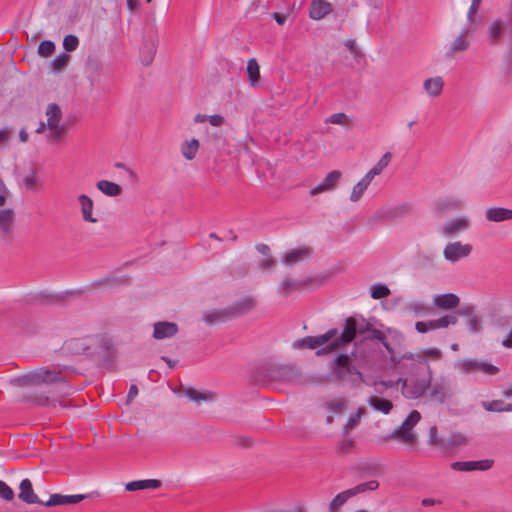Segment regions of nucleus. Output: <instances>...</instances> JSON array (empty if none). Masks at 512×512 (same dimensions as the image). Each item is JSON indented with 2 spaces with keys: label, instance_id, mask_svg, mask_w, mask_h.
<instances>
[{
  "label": "nucleus",
  "instance_id": "59",
  "mask_svg": "<svg viewBox=\"0 0 512 512\" xmlns=\"http://www.w3.org/2000/svg\"><path fill=\"white\" fill-rule=\"evenodd\" d=\"M465 442H466V439H465V437L463 435H461V434H454L448 440V446L449 447H454V446H457V445H462Z\"/></svg>",
  "mask_w": 512,
  "mask_h": 512
},
{
  "label": "nucleus",
  "instance_id": "47",
  "mask_svg": "<svg viewBox=\"0 0 512 512\" xmlns=\"http://www.w3.org/2000/svg\"><path fill=\"white\" fill-rule=\"evenodd\" d=\"M364 408L360 407L357 409L356 413L349 417L347 423L343 427V434L347 435L352 429H354L359 423L363 416Z\"/></svg>",
  "mask_w": 512,
  "mask_h": 512
},
{
  "label": "nucleus",
  "instance_id": "50",
  "mask_svg": "<svg viewBox=\"0 0 512 512\" xmlns=\"http://www.w3.org/2000/svg\"><path fill=\"white\" fill-rule=\"evenodd\" d=\"M300 286V284L295 281V280H292L291 278L289 277H286L285 279L282 280V282L280 283L279 285V292L282 294V295H288L292 290H295L297 289L298 287Z\"/></svg>",
  "mask_w": 512,
  "mask_h": 512
},
{
  "label": "nucleus",
  "instance_id": "4",
  "mask_svg": "<svg viewBox=\"0 0 512 512\" xmlns=\"http://www.w3.org/2000/svg\"><path fill=\"white\" fill-rule=\"evenodd\" d=\"M371 324L365 319L358 321L354 317H349L345 320L343 330L341 333L338 332L337 339L334 341L328 349L338 350L341 347L351 343L357 334L365 335L371 330Z\"/></svg>",
  "mask_w": 512,
  "mask_h": 512
},
{
  "label": "nucleus",
  "instance_id": "12",
  "mask_svg": "<svg viewBox=\"0 0 512 512\" xmlns=\"http://www.w3.org/2000/svg\"><path fill=\"white\" fill-rule=\"evenodd\" d=\"M430 387V398L439 404L445 403L454 395V384L448 377L441 376Z\"/></svg>",
  "mask_w": 512,
  "mask_h": 512
},
{
  "label": "nucleus",
  "instance_id": "18",
  "mask_svg": "<svg viewBox=\"0 0 512 512\" xmlns=\"http://www.w3.org/2000/svg\"><path fill=\"white\" fill-rule=\"evenodd\" d=\"M15 212L11 208L0 209V237L3 241H10L13 232Z\"/></svg>",
  "mask_w": 512,
  "mask_h": 512
},
{
  "label": "nucleus",
  "instance_id": "6",
  "mask_svg": "<svg viewBox=\"0 0 512 512\" xmlns=\"http://www.w3.org/2000/svg\"><path fill=\"white\" fill-rule=\"evenodd\" d=\"M47 129L46 138L51 143H58L67 134L68 128L61 124L62 111L56 103H50L46 108Z\"/></svg>",
  "mask_w": 512,
  "mask_h": 512
},
{
  "label": "nucleus",
  "instance_id": "36",
  "mask_svg": "<svg viewBox=\"0 0 512 512\" xmlns=\"http://www.w3.org/2000/svg\"><path fill=\"white\" fill-rule=\"evenodd\" d=\"M372 179L369 178L366 174L353 186L350 200L352 202H358L363 196L364 192L370 185Z\"/></svg>",
  "mask_w": 512,
  "mask_h": 512
},
{
  "label": "nucleus",
  "instance_id": "13",
  "mask_svg": "<svg viewBox=\"0 0 512 512\" xmlns=\"http://www.w3.org/2000/svg\"><path fill=\"white\" fill-rule=\"evenodd\" d=\"M455 367L465 374L481 372L487 375H496L499 372V368L495 365L475 359L460 360L456 362Z\"/></svg>",
  "mask_w": 512,
  "mask_h": 512
},
{
  "label": "nucleus",
  "instance_id": "54",
  "mask_svg": "<svg viewBox=\"0 0 512 512\" xmlns=\"http://www.w3.org/2000/svg\"><path fill=\"white\" fill-rule=\"evenodd\" d=\"M504 402L502 400L483 401L482 407L489 412H503Z\"/></svg>",
  "mask_w": 512,
  "mask_h": 512
},
{
  "label": "nucleus",
  "instance_id": "49",
  "mask_svg": "<svg viewBox=\"0 0 512 512\" xmlns=\"http://www.w3.org/2000/svg\"><path fill=\"white\" fill-rule=\"evenodd\" d=\"M32 401L41 406H53L55 407L57 404H59L62 407H66V403L62 400H57L55 398H50L48 396H35L32 398Z\"/></svg>",
  "mask_w": 512,
  "mask_h": 512
},
{
  "label": "nucleus",
  "instance_id": "44",
  "mask_svg": "<svg viewBox=\"0 0 512 512\" xmlns=\"http://www.w3.org/2000/svg\"><path fill=\"white\" fill-rule=\"evenodd\" d=\"M456 323L457 317L454 315H445L439 319L429 320L431 330L446 328L449 325H455Z\"/></svg>",
  "mask_w": 512,
  "mask_h": 512
},
{
  "label": "nucleus",
  "instance_id": "60",
  "mask_svg": "<svg viewBox=\"0 0 512 512\" xmlns=\"http://www.w3.org/2000/svg\"><path fill=\"white\" fill-rule=\"evenodd\" d=\"M467 327L471 332H478L480 330V322L476 315L468 318Z\"/></svg>",
  "mask_w": 512,
  "mask_h": 512
},
{
  "label": "nucleus",
  "instance_id": "11",
  "mask_svg": "<svg viewBox=\"0 0 512 512\" xmlns=\"http://www.w3.org/2000/svg\"><path fill=\"white\" fill-rule=\"evenodd\" d=\"M269 379L278 384H295L301 377L300 369L295 365H273L268 369Z\"/></svg>",
  "mask_w": 512,
  "mask_h": 512
},
{
  "label": "nucleus",
  "instance_id": "17",
  "mask_svg": "<svg viewBox=\"0 0 512 512\" xmlns=\"http://www.w3.org/2000/svg\"><path fill=\"white\" fill-rule=\"evenodd\" d=\"M494 464L493 459H484L478 461H457L451 464V468L455 471L470 472V471H487Z\"/></svg>",
  "mask_w": 512,
  "mask_h": 512
},
{
  "label": "nucleus",
  "instance_id": "27",
  "mask_svg": "<svg viewBox=\"0 0 512 512\" xmlns=\"http://www.w3.org/2000/svg\"><path fill=\"white\" fill-rule=\"evenodd\" d=\"M486 220L489 222H502L512 219V210L503 207H490L485 211Z\"/></svg>",
  "mask_w": 512,
  "mask_h": 512
},
{
  "label": "nucleus",
  "instance_id": "9",
  "mask_svg": "<svg viewBox=\"0 0 512 512\" xmlns=\"http://www.w3.org/2000/svg\"><path fill=\"white\" fill-rule=\"evenodd\" d=\"M421 414L417 410L410 412L403 423L394 429L389 435V439L400 441L403 444L413 446L417 442V436L413 432V428L420 421Z\"/></svg>",
  "mask_w": 512,
  "mask_h": 512
},
{
  "label": "nucleus",
  "instance_id": "40",
  "mask_svg": "<svg viewBox=\"0 0 512 512\" xmlns=\"http://www.w3.org/2000/svg\"><path fill=\"white\" fill-rule=\"evenodd\" d=\"M505 30V22L501 19L494 20L488 28V37L492 43L498 41L502 37V33Z\"/></svg>",
  "mask_w": 512,
  "mask_h": 512
},
{
  "label": "nucleus",
  "instance_id": "25",
  "mask_svg": "<svg viewBox=\"0 0 512 512\" xmlns=\"http://www.w3.org/2000/svg\"><path fill=\"white\" fill-rule=\"evenodd\" d=\"M332 11L331 4L326 0H312L310 9H309V16L313 20H321L328 14H330Z\"/></svg>",
  "mask_w": 512,
  "mask_h": 512
},
{
  "label": "nucleus",
  "instance_id": "43",
  "mask_svg": "<svg viewBox=\"0 0 512 512\" xmlns=\"http://www.w3.org/2000/svg\"><path fill=\"white\" fill-rule=\"evenodd\" d=\"M349 493L348 490H345L337 494L329 503V512H339L340 508L352 497Z\"/></svg>",
  "mask_w": 512,
  "mask_h": 512
},
{
  "label": "nucleus",
  "instance_id": "3",
  "mask_svg": "<svg viewBox=\"0 0 512 512\" xmlns=\"http://www.w3.org/2000/svg\"><path fill=\"white\" fill-rule=\"evenodd\" d=\"M432 380V371L399 378L397 383H401V393L406 399L415 400L425 394L430 388Z\"/></svg>",
  "mask_w": 512,
  "mask_h": 512
},
{
  "label": "nucleus",
  "instance_id": "61",
  "mask_svg": "<svg viewBox=\"0 0 512 512\" xmlns=\"http://www.w3.org/2000/svg\"><path fill=\"white\" fill-rule=\"evenodd\" d=\"M9 190L3 180L0 178V207L4 206L7 201Z\"/></svg>",
  "mask_w": 512,
  "mask_h": 512
},
{
  "label": "nucleus",
  "instance_id": "35",
  "mask_svg": "<svg viewBox=\"0 0 512 512\" xmlns=\"http://www.w3.org/2000/svg\"><path fill=\"white\" fill-rule=\"evenodd\" d=\"M96 187L99 191H101L104 195L109 197H116L122 193V188L117 183L108 181V180H100L96 183Z\"/></svg>",
  "mask_w": 512,
  "mask_h": 512
},
{
  "label": "nucleus",
  "instance_id": "20",
  "mask_svg": "<svg viewBox=\"0 0 512 512\" xmlns=\"http://www.w3.org/2000/svg\"><path fill=\"white\" fill-rule=\"evenodd\" d=\"M465 206L464 200L459 196H445L435 203V211L438 213L458 211Z\"/></svg>",
  "mask_w": 512,
  "mask_h": 512
},
{
  "label": "nucleus",
  "instance_id": "21",
  "mask_svg": "<svg viewBox=\"0 0 512 512\" xmlns=\"http://www.w3.org/2000/svg\"><path fill=\"white\" fill-rule=\"evenodd\" d=\"M470 225L467 217H457L445 222L441 226V232L446 237H452L468 229Z\"/></svg>",
  "mask_w": 512,
  "mask_h": 512
},
{
  "label": "nucleus",
  "instance_id": "64",
  "mask_svg": "<svg viewBox=\"0 0 512 512\" xmlns=\"http://www.w3.org/2000/svg\"><path fill=\"white\" fill-rule=\"evenodd\" d=\"M505 333L506 334L502 340V345L505 348H512V326Z\"/></svg>",
  "mask_w": 512,
  "mask_h": 512
},
{
  "label": "nucleus",
  "instance_id": "34",
  "mask_svg": "<svg viewBox=\"0 0 512 512\" xmlns=\"http://www.w3.org/2000/svg\"><path fill=\"white\" fill-rule=\"evenodd\" d=\"M404 309L406 312L413 313L416 317H425L432 312V307L422 301H412Z\"/></svg>",
  "mask_w": 512,
  "mask_h": 512
},
{
  "label": "nucleus",
  "instance_id": "46",
  "mask_svg": "<svg viewBox=\"0 0 512 512\" xmlns=\"http://www.w3.org/2000/svg\"><path fill=\"white\" fill-rule=\"evenodd\" d=\"M70 56L66 53H61L51 61V67L54 72L63 71L69 64Z\"/></svg>",
  "mask_w": 512,
  "mask_h": 512
},
{
  "label": "nucleus",
  "instance_id": "22",
  "mask_svg": "<svg viewBox=\"0 0 512 512\" xmlns=\"http://www.w3.org/2000/svg\"><path fill=\"white\" fill-rule=\"evenodd\" d=\"M341 177L342 173L339 170L329 172L319 185L310 190L309 194L311 196H315L317 194L333 190L339 183Z\"/></svg>",
  "mask_w": 512,
  "mask_h": 512
},
{
  "label": "nucleus",
  "instance_id": "33",
  "mask_svg": "<svg viewBox=\"0 0 512 512\" xmlns=\"http://www.w3.org/2000/svg\"><path fill=\"white\" fill-rule=\"evenodd\" d=\"M161 485L162 483L160 480L146 479L129 482L126 484L125 489L132 492L144 489H158Z\"/></svg>",
  "mask_w": 512,
  "mask_h": 512
},
{
  "label": "nucleus",
  "instance_id": "32",
  "mask_svg": "<svg viewBox=\"0 0 512 512\" xmlns=\"http://www.w3.org/2000/svg\"><path fill=\"white\" fill-rule=\"evenodd\" d=\"M157 50V43L150 39L143 43L140 51V60L143 65L148 66L152 63Z\"/></svg>",
  "mask_w": 512,
  "mask_h": 512
},
{
  "label": "nucleus",
  "instance_id": "7",
  "mask_svg": "<svg viewBox=\"0 0 512 512\" xmlns=\"http://www.w3.org/2000/svg\"><path fill=\"white\" fill-rule=\"evenodd\" d=\"M338 335V330L336 328L328 330L326 333L319 335V336H307L303 339H300L294 343V347L301 349V348H309V349H316L318 347H321L319 350H317L316 355L321 356L324 354L332 353L335 350H330L328 347L330 344H332L334 341H336Z\"/></svg>",
  "mask_w": 512,
  "mask_h": 512
},
{
  "label": "nucleus",
  "instance_id": "52",
  "mask_svg": "<svg viewBox=\"0 0 512 512\" xmlns=\"http://www.w3.org/2000/svg\"><path fill=\"white\" fill-rule=\"evenodd\" d=\"M14 497L13 489L6 482L0 480V499L10 502Z\"/></svg>",
  "mask_w": 512,
  "mask_h": 512
},
{
  "label": "nucleus",
  "instance_id": "23",
  "mask_svg": "<svg viewBox=\"0 0 512 512\" xmlns=\"http://www.w3.org/2000/svg\"><path fill=\"white\" fill-rule=\"evenodd\" d=\"M18 498L26 504H44L34 492L32 482L28 478L20 482Z\"/></svg>",
  "mask_w": 512,
  "mask_h": 512
},
{
  "label": "nucleus",
  "instance_id": "19",
  "mask_svg": "<svg viewBox=\"0 0 512 512\" xmlns=\"http://www.w3.org/2000/svg\"><path fill=\"white\" fill-rule=\"evenodd\" d=\"M179 332L175 322L158 321L153 324V338L156 340L169 339Z\"/></svg>",
  "mask_w": 512,
  "mask_h": 512
},
{
  "label": "nucleus",
  "instance_id": "62",
  "mask_svg": "<svg viewBox=\"0 0 512 512\" xmlns=\"http://www.w3.org/2000/svg\"><path fill=\"white\" fill-rule=\"evenodd\" d=\"M384 336L385 335L382 331L371 327V330L367 333L366 336H364V338L365 339H375V340L381 341V340H383Z\"/></svg>",
  "mask_w": 512,
  "mask_h": 512
},
{
  "label": "nucleus",
  "instance_id": "51",
  "mask_svg": "<svg viewBox=\"0 0 512 512\" xmlns=\"http://www.w3.org/2000/svg\"><path fill=\"white\" fill-rule=\"evenodd\" d=\"M54 52H55V44L50 40H44L38 46V53L42 57H49Z\"/></svg>",
  "mask_w": 512,
  "mask_h": 512
},
{
  "label": "nucleus",
  "instance_id": "48",
  "mask_svg": "<svg viewBox=\"0 0 512 512\" xmlns=\"http://www.w3.org/2000/svg\"><path fill=\"white\" fill-rule=\"evenodd\" d=\"M390 289L381 283L373 284L370 287V295L373 299H382L390 295Z\"/></svg>",
  "mask_w": 512,
  "mask_h": 512
},
{
  "label": "nucleus",
  "instance_id": "30",
  "mask_svg": "<svg viewBox=\"0 0 512 512\" xmlns=\"http://www.w3.org/2000/svg\"><path fill=\"white\" fill-rule=\"evenodd\" d=\"M444 87V80L441 76H435L432 78H428L423 83V88L425 92L430 97H438L441 95Z\"/></svg>",
  "mask_w": 512,
  "mask_h": 512
},
{
  "label": "nucleus",
  "instance_id": "10",
  "mask_svg": "<svg viewBox=\"0 0 512 512\" xmlns=\"http://www.w3.org/2000/svg\"><path fill=\"white\" fill-rule=\"evenodd\" d=\"M108 346L107 341L99 335L88 336L84 338L72 339L68 342L67 348L73 353H97L100 349Z\"/></svg>",
  "mask_w": 512,
  "mask_h": 512
},
{
  "label": "nucleus",
  "instance_id": "15",
  "mask_svg": "<svg viewBox=\"0 0 512 512\" xmlns=\"http://www.w3.org/2000/svg\"><path fill=\"white\" fill-rule=\"evenodd\" d=\"M470 47L468 30L464 29L445 47V56L448 59L454 58L457 54L466 52Z\"/></svg>",
  "mask_w": 512,
  "mask_h": 512
},
{
  "label": "nucleus",
  "instance_id": "57",
  "mask_svg": "<svg viewBox=\"0 0 512 512\" xmlns=\"http://www.w3.org/2000/svg\"><path fill=\"white\" fill-rule=\"evenodd\" d=\"M355 441L351 438H345L337 444V451L341 453H349L354 447Z\"/></svg>",
  "mask_w": 512,
  "mask_h": 512
},
{
  "label": "nucleus",
  "instance_id": "24",
  "mask_svg": "<svg viewBox=\"0 0 512 512\" xmlns=\"http://www.w3.org/2000/svg\"><path fill=\"white\" fill-rule=\"evenodd\" d=\"M87 496L83 494L76 495H61V494H52L48 501L44 502V506L52 507V506H60V505H70L77 504L82 500L86 499Z\"/></svg>",
  "mask_w": 512,
  "mask_h": 512
},
{
  "label": "nucleus",
  "instance_id": "2",
  "mask_svg": "<svg viewBox=\"0 0 512 512\" xmlns=\"http://www.w3.org/2000/svg\"><path fill=\"white\" fill-rule=\"evenodd\" d=\"M356 356V348L350 354L339 353L331 364L333 379L336 381L358 384L362 380V374L351 364Z\"/></svg>",
  "mask_w": 512,
  "mask_h": 512
},
{
  "label": "nucleus",
  "instance_id": "5",
  "mask_svg": "<svg viewBox=\"0 0 512 512\" xmlns=\"http://www.w3.org/2000/svg\"><path fill=\"white\" fill-rule=\"evenodd\" d=\"M413 211V204L403 202L396 205H386L377 209L368 219L371 224L393 222L400 220Z\"/></svg>",
  "mask_w": 512,
  "mask_h": 512
},
{
  "label": "nucleus",
  "instance_id": "56",
  "mask_svg": "<svg viewBox=\"0 0 512 512\" xmlns=\"http://www.w3.org/2000/svg\"><path fill=\"white\" fill-rule=\"evenodd\" d=\"M510 324H511V319L509 317H499L495 321L494 325L499 333L504 334L510 327Z\"/></svg>",
  "mask_w": 512,
  "mask_h": 512
},
{
  "label": "nucleus",
  "instance_id": "41",
  "mask_svg": "<svg viewBox=\"0 0 512 512\" xmlns=\"http://www.w3.org/2000/svg\"><path fill=\"white\" fill-rule=\"evenodd\" d=\"M198 149H199V141L195 138H193L189 141H185L181 145V153L186 160L194 159Z\"/></svg>",
  "mask_w": 512,
  "mask_h": 512
},
{
  "label": "nucleus",
  "instance_id": "55",
  "mask_svg": "<svg viewBox=\"0 0 512 512\" xmlns=\"http://www.w3.org/2000/svg\"><path fill=\"white\" fill-rule=\"evenodd\" d=\"M326 122L332 123V124H338V125H347L349 123V118L344 113H335L332 114Z\"/></svg>",
  "mask_w": 512,
  "mask_h": 512
},
{
  "label": "nucleus",
  "instance_id": "28",
  "mask_svg": "<svg viewBox=\"0 0 512 512\" xmlns=\"http://www.w3.org/2000/svg\"><path fill=\"white\" fill-rule=\"evenodd\" d=\"M78 202L80 204L83 220L88 223L98 222V219L93 217V215H92V211H93V207H94L93 200L89 196H87L85 194H81L78 196Z\"/></svg>",
  "mask_w": 512,
  "mask_h": 512
},
{
  "label": "nucleus",
  "instance_id": "58",
  "mask_svg": "<svg viewBox=\"0 0 512 512\" xmlns=\"http://www.w3.org/2000/svg\"><path fill=\"white\" fill-rule=\"evenodd\" d=\"M345 407V402L342 399H333L327 402V409L332 412H341Z\"/></svg>",
  "mask_w": 512,
  "mask_h": 512
},
{
  "label": "nucleus",
  "instance_id": "31",
  "mask_svg": "<svg viewBox=\"0 0 512 512\" xmlns=\"http://www.w3.org/2000/svg\"><path fill=\"white\" fill-rule=\"evenodd\" d=\"M311 255V251L308 248H299L290 250L286 253L283 263L287 266H294L295 264L304 261Z\"/></svg>",
  "mask_w": 512,
  "mask_h": 512
},
{
  "label": "nucleus",
  "instance_id": "53",
  "mask_svg": "<svg viewBox=\"0 0 512 512\" xmlns=\"http://www.w3.org/2000/svg\"><path fill=\"white\" fill-rule=\"evenodd\" d=\"M79 46V39L77 36L69 34L64 37L63 47L67 52L75 51Z\"/></svg>",
  "mask_w": 512,
  "mask_h": 512
},
{
  "label": "nucleus",
  "instance_id": "16",
  "mask_svg": "<svg viewBox=\"0 0 512 512\" xmlns=\"http://www.w3.org/2000/svg\"><path fill=\"white\" fill-rule=\"evenodd\" d=\"M472 251L470 244H462L461 242H452L446 245L443 251L444 258L450 262H457L458 260L468 257Z\"/></svg>",
  "mask_w": 512,
  "mask_h": 512
},
{
  "label": "nucleus",
  "instance_id": "45",
  "mask_svg": "<svg viewBox=\"0 0 512 512\" xmlns=\"http://www.w3.org/2000/svg\"><path fill=\"white\" fill-rule=\"evenodd\" d=\"M378 487H379L378 481L370 480L368 482L358 484L355 487H353L351 489H348V491L350 492L349 494L352 497H354L357 494H361V493H364L366 491H374V490L378 489Z\"/></svg>",
  "mask_w": 512,
  "mask_h": 512
},
{
  "label": "nucleus",
  "instance_id": "29",
  "mask_svg": "<svg viewBox=\"0 0 512 512\" xmlns=\"http://www.w3.org/2000/svg\"><path fill=\"white\" fill-rule=\"evenodd\" d=\"M230 317V314L228 313L227 307L224 309H213L208 310L203 313L202 320L207 325H214L220 322H224L228 320Z\"/></svg>",
  "mask_w": 512,
  "mask_h": 512
},
{
  "label": "nucleus",
  "instance_id": "8",
  "mask_svg": "<svg viewBox=\"0 0 512 512\" xmlns=\"http://www.w3.org/2000/svg\"><path fill=\"white\" fill-rule=\"evenodd\" d=\"M396 368L406 376L431 371L430 365L422 354L405 353L394 361Z\"/></svg>",
  "mask_w": 512,
  "mask_h": 512
},
{
  "label": "nucleus",
  "instance_id": "63",
  "mask_svg": "<svg viewBox=\"0 0 512 512\" xmlns=\"http://www.w3.org/2000/svg\"><path fill=\"white\" fill-rule=\"evenodd\" d=\"M481 2L482 0H472L471 6L467 14V17L470 21H473V17L477 13Z\"/></svg>",
  "mask_w": 512,
  "mask_h": 512
},
{
  "label": "nucleus",
  "instance_id": "37",
  "mask_svg": "<svg viewBox=\"0 0 512 512\" xmlns=\"http://www.w3.org/2000/svg\"><path fill=\"white\" fill-rule=\"evenodd\" d=\"M368 404L376 411L382 412L383 414H389L393 408L391 401L380 398L378 396H371L368 399Z\"/></svg>",
  "mask_w": 512,
  "mask_h": 512
},
{
  "label": "nucleus",
  "instance_id": "42",
  "mask_svg": "<svg viewBox=\"0 0 512 512\" xmlns=\"http://www.w3.org/2000/svg\"><path fill=\"white\" fill-rule=\"evenodd\" d=\"M247 74L251 86H256L260 78V68L256 59L252 58L247 63Z\"/></svg>",
  "mask_w": 512,
  "mask_h": 512
},
{
  "label": "nucleus",
  "instance_id": "39",
  "mask_svg": "<svg viewBox=\"0 0 512 512\" xmlns=\"http://www.w3.org/2000/svg\"><path fill=\"white\" fill-rule=\"evenodd\" d=\"M392 159V153L386 152L381 159L366 173V175L374 179L375 176L380 175L382 171L388 166Z\"/></svg>",
  "mask_w": 512,
  "mask_h": 512
},
{
  "label": "nucleus",
  "instance_id": "14",
  "mask_svg": "<svg viewBox=\"0 0 512 512\" xmlns=\"http://www.w3.org/2000/svg\"><path fill=\"white\" fill-rule=\"evenodd\" d=\"M257 306V300L252 295H245L227 306L230 317H238L253 311Z\"/></svg>",
  "mask_w": 512,
  "mask_h": 512
},
{
  "label": "nucleus",
  "instance_id": "1",
  "mask_svg": "<svg viewBox=\"0 0 512 512\" xmlns=\"http://www.w3.org/2000/svg\"><path fill=\"white\" fill-rule=\"evenodd\" d=\"M12 383L18 386H34L42 383H62V392L64 395H69L71 387L67 384L65 377L60 371L48 370L39 368L21 377L12 380Z\"/></svg>",
  "mask_w": 512,
  "mask_h": 512
},
{
  "label": "nucleus",
  "instance_id": "26",
  "mask_svg": "<svg viewBox=\"0 0 512 512\" xmlns=\"http://www.w3.org/2000/svg\"><path fill=\"white\" fill-rule=\"evenodd\" d=\"M459 301V297L453 293L437 294L433 298L434 306L444 310L456 308Z\"/></svg>",
  "mask_w": 512,
  "mask_h": 512
},
{
  "label": "nucleus",
  "instance_id": "38",
  "mask_svg": "<svg viewBox=\"0 0 512 512\" xmlns=\"http://www.w3.org/2000/svg\"><path fill=\"white\" fill-rule=\"evenodd\" d=\"M184 395L191 401L202 402V401H213L214 394L212 392H201L192 387L187 388L184 391Z\"/></svg>",
  "mask_w": 512,
  "mask_h": 512
}]
</instances>
